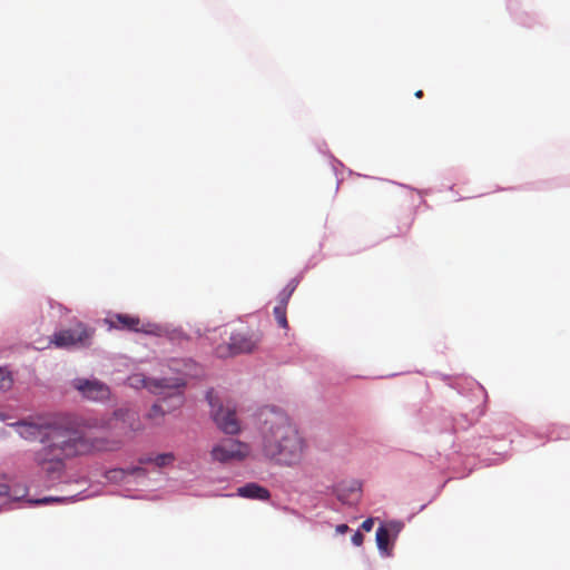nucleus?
I'll list each match as a JSON object with an SVG mask.
<instances>
[{"label":"nucleus","instance_id":"obj_1","mask_svg":"<svg viewBox=\"0 0 570 570\" xmlns=\"http://www.w3.org/2000/svg\"><path fill=\"white\" fill-rule=\"evenodd\" d=\"M16 425L23 439L41 442L42 446L36 452L35 461L49 475L60 473L67 459L96 451H112L120 446V441L91 439L81 431L56 421H21Z\"/></svg>","mask_w":570,"mask_h":570},{"label":"nucleus","instance_id":"obj_2","mask_svg":"<svg viewBox=\"0 0 570 570\" xmlns=\"http://www.w3.org/2000/svg\"><path fill=\"white\" fill-rule=\"evenodd\" d=\"M262 452L279 465L293 466L302 462L306 442L291 419L282 411L262 413Z\"/></svg>","mask_w":570,"mask_h":570},{"label":"nucleus","instance_id":"obj_3","mask_svg":"<svg viewBox=\"0 0 570 570\" xmlns=\"http://www.w3.org/2000/svg\"><path fill=\"white\" fill-rule=\"evenodd\" d=\"M128 383L132 387H146L148 391L156 395L168 394L173 400L176 401L175 405L183 404V387L185 382L183 379H158L151 380L145 377L142 374H134L128 377Z\"/></svg>","mask_w":570,"mask_h":570},{"label":"nucleus","instance_id":"obj_4","mask_svg":"<svg viewBox=\"0 0 570 570\" xmlns=\"http://www.w3.org/2000/svg\"><path fill=\"white\" fill-rule=\"evenodd\" d=\"M263 335L258 330L235 332L227 344L218 345L215 350L218 357L225 358L244 353H253L262 342Z\"/></svg>","mask_w":570,"mask_h":570},{"label":"nucleus","instance_id":"obj_5","mask_svg":"<svg viewBox=\"0 0 570 570\" xmlns=\"http://www.w3.org/2000/svg\"><path fill=\"white\" fill-rule=\"evenodd\" d=\"M249 453L250 446L247 443L235 439H224L212 449L210 456L214 461L227 463L243 461Z\"/></svg>","mask_w":570,"mask_h":570},{"label":"nucleus","instance_id":"obj_6","mask_svg":"<svg viewBox=\"0 0 570 570\" xmlns=\"http://www.w3.org/2000/svg\"><path fill=\"white\" fill-rule=\"evenodd\" d=\"M94 332L82 323H78L73 328L62 330L55 333L49 338V345L58 348H69L77 345H86L92 337Z\"/></svg>","mask_w":570,"mask_h":570},{"label":"nucleus","instance_id":"obj_7","mask_svg":"<svg viewBox=\"0 0 570 570\" xmlns=\"http://www.w3.org/2000/svg\"><path fill=\"white\" fill-rule=\"evenodd\" d=\"M209 404L212 406V416L217 428L226 434H236L240 431L239 422L236 417L235 407L226 404H218L210 394H208Z\"/></svg>","mask_w":570,"mask_h":570},{"label":"nucleus","instance_id":"obj_8","mask_svg":"<svg viewBox=\"0 0 570 570\" xmlns=\"http://www.w3.org/2000/svg\"><path fill=\"white\" fill-rule=\"evenodd\" d=\"M105 322L109 328L129 331L135 333H154V326L149 323H144L138 316L129 314H112L108 316Z\"/></svg>","mask_w":570,"mask_h":570},{"label":"nucleus","instance_id":"obj_9","mask_svg":"<svg viewBox=\"0 0 570 570\" xmlns=\"http://www.w3.org/2000/svg\"><path fill=\"white\" fill-rule=\"evenodd\" d=\"M104 428L109 430H118V435H127L129 432H134L140 429L137 414L130 410H118L114 416L109 419Z\"/></svg>","mask_w":570,"mask_h":570},{"label":"nucleus","instance_id":"obj_10","mask_svg":"<svg viewBox=\"0 0 570 570\" xmlns=\"http://www.w3.org/2000/svg\"><path fill=\"white\" fill-rule=\"evenodd\" d=\"M73 387L92 401L106 400L110 394L109 387L97 380L77 379L73 381Z\"/></svg>","mask_w":570,"mask_h":570},{"label":"nucleus","instance_id":"obj_11","mask_svg":"<svg viewBox=\"0 0 570 570\" xmlns=\"http://www.w3.org/2000/svg\"><path fill=\"white\" fill-rule=\"evenodd\" d=\"M236 494L249 500L268 501L271 499L269 490L255 482L239 487Z\"/></svg>","mask_w":570,"mask_h":570},{"label":"nucleus","instance_id":"obj_12","mask_svg":"<svg viewBox=\"0 0 570 570\" xmlns=\"http://www.w3.org/2000/svg\"><path fill=\"white\" fill-rule=\"evenodd\" d=\"M161 400L154 404L149 411V417L150 419H157L158 416H164L166 412H169L171 410H175L179 407L180 405H175L176 401L173 400L168 394L159 395Z\"/></svg>","mask_w":570,"mask_h":570},{"label":"nucleus","instance_id":"obj_13","mask_svg":"<svg viewBox=\"0 0 570 570\" xmlns=\"http://www.w3.org/2000/svg\"><path fill=\"white\" fill-rule=\"evenodd\" d=\"M175 461V455L173 453H161L156 456H142L139 459L141 464L154 463L158 468H164L171 464Z\"/></svg>","mask_w":570,"mask_h":570},{"label":"nucleus","instance_id":"obj_14","mask_svg":"<svg viewBox=\"0 0 570 570\" xmlns=\"http://www.w3.org/2000/svg\"><path fill=\"white\" fill-rule=\"evenodd\" d=\"M376 543H377V548L381 551H383V552L389 551L390 532L384 525L379 527L376 530Z\"/></svg>","mask_w":570,"mask_h":570},{"label":"nucleus","instance_id":"obj_15","mask_svg":"<svg viewBox=\"0 0 570 570\" xmlns=\"http://www.w3.org/2000/svg\"><path fill=\"white\" fill-rule=\"evenodd\" d=\"M295 291V285L287 284L286 287L278 294V301L276 306H283L287 308L288 301Z\"/></svg>","mask_w":570,"mask_h":570},{"label":"nucleus","instance_id":"obj_16","mask_svg":"<svg viewBox=\"0 0 570 570\" xmlns=\"http://www.w3.org/2000/svg\"><path fill=\"white\" fill-rule=\"evenodd\" d=\"M274 316L275 320L282 328H288V322L286 317V308L283 306H275L274 307Z\"/></svg>","mask_w":570,"mask_h":570},{"label":"nucleus","instance_id":"obj_17","mask_svg":"<svg viewBox=\"0 0 570 570\" xmlns=\"http://www.w3.org/2000/svg\"><path fill=\"white\" fill-rule=\"evenodd\" d=\"M12 385V377L10 373L0 368V390L6 391L10 389Z\"/></svg>","mask_w":570,"mask_h":570},{"label":"nucleus","instance_id":"obj_18","mask_svg":"<svg viewBox=\"0 0 570 570\" xmlns=\"http://www.w3.org/2000/svg\"><path fill=\"white\" fill-rule=\"evenodd\" d=\"M363 541H364V535L360 531H356L352 535V542L354 546L360 547L363 544Z\"/></svg>","mask_w":570,"mask_h":570},{"label":"nucleus","instance_id":"obj_19","mask_svg":"<svg viewBox=\"0 0 570 570\" xmlns=\"http://www.w3.org/2000/svg\"><path fill=\"white\" fill-rule=\"evenodd\" d=\"M373 525H374V520L372 518H368L366 520H364L362 522V525L361 528L366 531V532H370L372 529H373Z\"/></svg>","mask_w":570,"mask_h":570},{"label":"nucleus","instance_id":"obj_20","mask_svg":"<svg viewBox=\"0 0 570 570\" xmlns=\"http://www.w3.org/2000/svg\"><path fill=\"white\" fill-rule=\"evenodd\" d=\"M336 495H337V499L342 502H348V498L347 495L345 494V490L342 488V487H338L336 489Z\"/></svg>","mask_w":570,"mask_h":570},{"label":"nucleus","instance_id":"obj_21","mask_svg":"<svg viewBox=\"0 0 570 570\" xmlns=\"http://www.w3.org/2000/svg\"><path fill=\"white\" fill-rule=\"evenodd\" d=\"M10 495V488L6 483H0V497Z\"/></svg>","mask_w":570,"mask_h":570},{"label":"nucleus","instance_id":"obj_22","mask_svg":"<svg viewBox=\"0 0 570 570\" xmlns=\"http://www.w3.org/2000/svg\"><path fill=\"white\" fill-rule=\"evenodd\" d=\"M350 530L348 525L347 524H338L336 527V532L340 533V534H344L346 533L347 531Z\"/></svg>","mask_w":570,"mask_h":570},{"label":"nucleus","instance_id":"obj_23","mask_svg":"<svg viewBox=\"0 0 570 570\" xmlns=\"http://www.w3.org/2000/svg\"><path fill=\"white\" fill-rule=\"evenodd\" d=\"M348 491L352 495H357L358 487L354 484L353 487L350 488Z\"/></svg>","mask_w":570,"mask_h":570},{"label":"nucleus","instance_id":"obj_24","mask_svg":"<svg viewBox=\"0 0 570 570\" xmlns=\"http://www.w3.org/2000/svg\"><path fill=\"white\" fill-rule=\"evenodd\" d=\"M414 95H415L416 98H422L423 97V91L422 90H417Z\"/></svg>","mask_w":570,"mask_h":570},{"label":"nucleus","instance_id":"obj_25","mask_svg":"<svg viewBox=\"0 0 570 570\" xmlns=\"http://www.w3.org/2000/svg\"><path fill=\"white\" fill-rule=\"evenodd\" d=\"M47 501H48V499H42L39 502L43 503V502H47Z\"/></svg>","mask_w":570,"mask_h":570},{"label":"nucleus","instance_id":"obj_26","mask_svg":"<svg viewBox=\"0 0 570 570\" xmlns=\"http://www.w3.org/2000/svg\"><path fill=\"white\" fill-rule=\"evenodd\" d=\"M4 417L0 414V420H3Z\"/></svg>","mask_w":570,"mask_h":570}]
</instances>
